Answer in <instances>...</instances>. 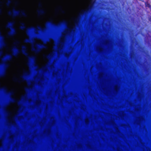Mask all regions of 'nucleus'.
Wrapping results in <instances>:
<instances>
[{"label":"nucleus","mask_w":151,"mask_h":151,"mask_svg":"<svg viewBox=\"0 0 151 151\" xmlns=\"http://www.w3.org/2000/svg\"><path fill=\"white\" fill-rule=\"evenodd\" d=\"M62 23L63 24H66V22L65 21H64L62 22Z\"/></svg>","instance_id":"nucleus-18"},{"label":"nucleus","mask_w":151,"mask_h":151,"mask_svg":"<svg viewBox=\"0 0 151 151\" xmlns=\"http://www.w3.org/2000/svg\"><path fill=\"white\" fill-rule=\"evenodd\" d=\"M149 20L150 22H151V17L149 18Z\"/></svg>","instance_id":"nucleus-20"},{"label":"nucleus","mask_w":151,"mask_h":151,"mask_svg":"<svg viewBox=\"0 0 151 151\" xmlns=\"http://www.w3.org/2000/svg\"><path fill=\"white\" fill-rule=\"evenodd\" d=\"M54 54L53 53H51L48 55H47L46 56L47 58L49 59L52 58Z\"/></svg>","instance_id":"nucleus-11"},{"label":"nucleus","mask_w":151,"mask_h":151,"mask_svg":"<svg viewBox=\"0 0 151 151\" xmlns=\"http://www.w3.org/2000/svg\"><path fill=\"white\" fill-rule=\"evenodd\" d=\"M14 22H10L6 26V28H10L12 29L11 31L7 33V35L9 37H11L17 34V32L15 28L14 27Z\"/></svg>","instance_id":"nucleus-4"},{"label":"nucleus","mask_w":151,"mask_h":151,"mask_svg":"<svg viewBox=\"0 0 151 151\" xmlns=\"http://www.w3.org/2000/svg\"><path fill=\"white\" fill-rule=\"evenodd\" d=\"M13 100L14 102H15L16 101V100L15 99L13 98Z\"/></svg>","instance_id":"nucleus-22"},{"label":"nucleus","mask_w":151,"mask_h":151,"mask_svg":"<svg viewBox=\"0 0 151 151\" xmlns=\"http://www.w3.org/2000/svg\"><path fill=\"white\" fill-rule=\"evenodd\" d=\"M47 47V46L45 44L36 43L35 45V47H33L32 50L36 53H38L42 49L46 48Z\"/></svg>","instance_id":"nucleus-5"},{"label":"nucleus","mask_w":151,"mask_h":151,"mask_svg":"<svg viewBox=\"0 0 151 151\" xmlns=\"http://www.w3.org/2000/svg\"><path fill=\"white\" fill-rule=\"evenodd\" d=\"M32 41V40L31 38H27L24 40V42L26 43H30Z\"/></svg>","instance_id":"nucleus-9"},{"label":"nucleus","mask_w":151,"mask_h":151,"mask_svg":"<svg viewBox=\"0 0 151 151\" xmlns=\"http://www.w3.org/2000/svg\"><path fill=\"white\" fill-rule=\"evenodd\" d=\"M19 28L22 30H24L25 29H27L30 31L34 30L36 34H38L39 32L40 31L43 32L45 30V28L42 27L40 26H38L36 27H32L27 28L25 23H21V26H20Z\"/></svg>","instance_id":"nucleus-3"},{"label":"nucleus","mask_w":151,"mask_h":151,"mask_svg":"<svg viewBox=\"0 0 151 151\" xmlns=\"http://www.w3.org/2000/svg\"><path fill=\"white\" fill-rule=\"evenodd\" d=\"M89 12L88 10H83L82 11V13H81V15H84L85 14H86L88 12Z\"/></svg>","instance_id":"nucleus-10"},{"label":"nucleus","mask_w":151,"mask_h":151,"mask_svg":"<svg viewBox=\"0 0 151 151\" xmlns=\"http://www.w3.org/2000/svg\"><path fill=\"white\" fill-rule=\"evenodd\" d=\"M49 23V24H53V25H54L55 24L52 22V21H49L48 22Z\"/></svg>","instance_id":"nucleus-16"},{"label":"nucleus","mask_w":151,"mask_h":151,"mask_svg":"<svg viewBox=\"0 0 151 151\" xmlns=\"http://www.w3.org/2000/svg\"><path fill=\"white\" fill-rule=\"evenodd\" d=\"M0 37L1 38H4V36L1 34V32L0 31Z\"/></svg>","instance_id":"nucleus-17"},{"label":"nucleus","mask_w":151,"mask_h":151,"mask_svg":"<svg viewBox=\"0 0 151 151\" xmlns=\"http://www.w3.org/2000/svg\"><path fill=\"white\" fill-rule=\"evenodd\" d=\"M8 14L9 15L13 18L17 17L27 16V13L24 10H17L14 8L13 9L12 11L8 12Z\"/></svg>","instance_id":"nucleus-2"},{"label":"nucleus","mask_w":151,"mask_h":151,"mask_svg":"<svg viewBox=\"0 0 151 151\" xmlns=\"http://www.w3.org/2000/svg\"><path fill=\"white\" fill-rule=\"evenodd\" d=\"M24 80V76H20L19 78H18L17 77H14L13 78V81L15 82H20Z\"/></svg>","instance_id":"nucleus-6"},{"label":"nucleus","mask_w":151,"mask_h":151,"mask_svg":"<svg viewBox=\"0 0 151 151\" xmlns=\"http://www.w3.org/2000/svg\"><path fill=\"white\" fill-rule=\"evenodd\" d=\"M91 7H92V6H89V9H91Z\"/></svg>","instance_id":"nucleus-23"},{"label":"nucleus","mask_w":151,"mask_h":151,"mask_svg":"<svg viewBox=\"0 0 151 151\" xmlns=\"http://www.w3.org/2000/svg\"><path fill=\"white\" fill-rule=\"evenodd\" d=\"M9 93H11V92H8Z\"/></svg>","instance_id":"nucleus-26"},{"label":"nucleus","mask_w":151,"mask_h":151,"mask_svg":"<svg viewBox=\"0 0 151 151\" xmlns=\"http://www.w3.org/2000/svg\"><path fill=\"white\" fill-rule=\"evenodd\" d=\"M145 4L146 6L148 7L150 9L151 8V5L150 4L147 3H146Z\"/></svg>","instance_id":"nucleus-14"},{"label":"nucleus","mask_w":151,"mask_h":151,"mask_svg":"<svg viewBox=\"0 0 151 151\" xmlns=\"http://www.w3.org/2000/svg\"><path fill=\"white\" fill-rule=\"evenodd\" d=\"M20 42L18 40H16L14 43V44L15 45L12 49L13 51H14L11 54H7V56L8 57L9 60L12 58L14 56H17L19 53H22L25 56H27L28 58L31 59L33 60L34 59L35 57L33 56H29L28 53L27 52V47L24 45L22 46V49L21 50H19L18 47L17 46L20 44Z\"/></svg>","instance_id":"nucleus-1"},{"label":"nucleus","mask_w":151,"mask_h":151,"mask_svg":"<svg viewBox=\"0 0 151 151\" xmlns=\"http://www.w3.org/2000/svg\"><path fill=\"white\" fill-rule=\"evenodd\" d=\"M12 1L10 0H8V2L6 3V5L7 6H9L11 3Z\"/></svg>","instance_id":"nucleus-15"},{"label":"nucleus","mask_w":151,"mask_h":151,"mask_svg":"<svg viewBox=\"0 0 151 151\" xmlns=\"http://www.w3.org/2000/svg\"><path fill=\"white\" fill-rule=\"evenodd\" d=\"M57 10L60 11L62 13L64 14L65 13V11L63 9L61 6H59L57 9Z\"/></svg>","instance_id":"nucleus-8"},{"label":"nucleus","mask_w":151,"mask_h":151,"mask_svg":"<svg viewBox=\"0 0 151 151\" xmlns=\"http://www.w3.org/2000/svg\"><path fill=\"white\" fill-rule=\"evenodd\" d=\"M2 13V10L1 9H0V14H1Z\"/></svg>","instance_id":"nucleus-21"},{"label":"nucleus","mask_w":151,"mask_h":151,"mask_svg":"<svg viewBox=\"0 0 151 151\" xmlns=\"http://www.w3.org/2000/svg\"><path fill=\"white\" fill-rule=\"evenodd\" d=\"M4 45H6V44L5 43H4Z\"/></svg>","instance_id":"nucleus-25"},{"label":"nucleus","mask_w":151,"mask_h":151,"mask_svg":"<svg viewBox=\"0 0 151 151\" xmlns=\"http://www.w3.org/2000/svg\"><path fill=\"white\" fill-rule=\"evenodd\" d=\"M0 90L1 91H7V89L6 87H0Z\"/></svg>","instance_id":"nucleus-12"},{"label":"nucleus","mask_w":151,"mask_h":151,"mask_svg":"<svg viewBox=\"0 0 151 151\" xmlns=\"http://www.w3.org/2000/svg\"><path fill=\"white\" fill-rule=\"evenodd\" d=\"M38 6L39 8H42L43 7V5L42 3L41 2H40L38 4Z\"/></svg>","instance_id":"nucleus-13"},{"label":"nucleus","mask_w":151,"mask_h":151,"mask_svg":"<svg viewBox=\"0 0 151 151\" xmlns=\"http://www.w3.org/2000/svg\"><path fill=\"white\" fill-rule=\"evenodd\" d=\"M95 1V0H91V2L93 3Z\"/></svg>","instance_id":"nucleus-19"},{"label":"nucleus","mask_w":151,"mask_h":151,"mask_svg":"<svg viewBox=\"0 0 151 151\" xmlns=\"http://www.w3.org/2000/svg\"><path fill=\"white\" fill-rule=\"evenodd\" d=\"M37 14L39 15H41L45 14L46 12L43 9H42L37 11Z\"/></svg>","instance_id":"nucleus-7"},{"label":"nucleus","mask_w":151,"mask_h":151,"mask_svg":"<svg viewBox=\"0 0 151 151\" xmlns=\"http://www.w3.org/2000/svg\"><path fill=\"white\" fill-rule=\"evenodd\" d=\"M5 64L6 65H8L6 63H5Z\"/></svg>","instance_id":"nucleus-24"},{"label":"nucleus","mask_w":151,"mask_h":151,"mask_svg":"<svg viewBox=\"0 0 151 151\" xmlns=\"http://www.w3.org/2000/svg\"><path fill=\"white\" fill-rule=\"evenodd\" d=\"M18 102H19V101H18Z\"/></svg>","instance_id":"nucleus-27"}]
</instances>
